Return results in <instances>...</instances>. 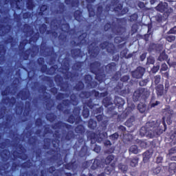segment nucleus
I'll return each mask as SVG.
<instances>
[{
    "label": "nucleus",
    "instance_id": "obj_56",
    "mask_svg": "<svg viewBox=\"0 0 176 176\" xmlns=\"http://www.w3.org/2000/svg\"><path fill=\"white\" fill-rule=\"evenodd\" d=\"M168 171L170 174H175L176 173V162L169 164Z\"/></svg>",
    "mask_w": 176,
    "mask_h": 176
},
{
    "label": "nucleus",
    "instance_id": "obj_48",
    "mask_svg": "<svg viewBox=\"0 0 176 176\" xmlns=\"http://www.w3.org/2000/svg\"><path fill=\"white\" fill-rule=\"evenodd\" d=\"M49 9V6L47 4H42L40 6V11L38 12V16L41 17L45 16V12Z\"/></svg>",
    "mask_w": 176,
    "mask_h": 176
},
{
    "label": "nucleus",
    "instance_id": "obj_34",
    "mask_svg": "<svg viewBox=\"0 0 176 176\" xmlns=\"http://www.w3.org/2000/svg\"><path fill=\"white\" fill-rule=\"evenodd\" d=\"M83 12H82L80 10H76L74 12V17L76 21H78V23H82L83 21Z\"/></svg>",
    "mask_w": 176,
    "mask_h": 176
},
{
    "label": "nucleus",
    "instance_id": "obj_29",
    "mask_svg": "<svg viewBox=\"0 0 176 176\" xmlns=\"http://www.w3.org/2000/svg\"><path fill=\"white\" fill-rule=\"evenodd\" d=\"M12 30V25H0V36H5L10 32Z\"/></svg>",
    "mask_w": 176,
    "mask_h": 176
},
{
    "label": "nucleus",
    "instance_id": "obj_23",
    "mask_svg": "<svg viewBox=\"0 0 176 176\" xmlns=\"http://www.w3.org/2000/svg\"><path fill=\"white\" fill-rule=\"evenodd\" d=\"M80 96H82L84 98H89V97H96V98L100 97V92L94 89L92 91H82L80 93Z\"/></svg>",
    "mask_w": 176,
    "mask_h": 176
},
{
    "label": "nucleus",
    "instance_id": "obj_61",
    "mask_svg": "<svg viewBox=\"0 0 176 176\" xmlns=\"http://www.w3.org/2000/svg\"><path fill=\"white\" fill-rule=\"evenodd\" d=\"M23 32H25V34H30V32H34V30H32L31 29V25H30V24L28 23H25L23 25Z\"/></svg>",
    "mask_w": 176,
    "mask_h": 176
},
{
    "label": "nucleus",
    "instance_id": "obj_49",
    "mask_svg": "<svg viewBox=\"0 0 176 176\" xmlns=\"http://www.w3.org/2000/svg\"><path fill=\"white\" fill-rule=\"evenodd\" d=\"M88 127L91 130H95L96 127H97V121L93 120V118L89 119L88 121Z\"/></svg>",
    "mask_w": 176,
    "mask_h": 176
},
{
    "label": "nucleus",
    "instance_id": "obj_51",
    "mask_svg": "<svg viewBox=\"0 0 176 176\" xmlns=\"http://www.w3.org/2000/svg\"><path fill=\"white\" fill-rule=\"evenodd\" d=\"M40 36H41V34H39V32H37L34 33L33 36L30 38L29 43H31V42H33L34 43H36Z\"/></svg>",
    "mask_w": 176,
    "mask_h": 176
},
{
    "label": "nucleus",
    "instance_id": "obj_21",
    "mask_svg": "<svg viewBox=\"0 0 176 176\" xmlns=\"http://www.w3.org/2000/svg\"><path fill=\"white\" fill-rule=\"evenodd\" d=\"M52 129H53L54 130H61V129L72 130V125L59 120L57 122H55L53 125H52Z\"/></svg>",
    "mask_w": 176,
    "mask_h": 176
},
{
    "label": "nucleus",
    "instance_id": "obj_1",
    "mask_svg": "<svg viewBox=\"0 0 176 176\" xmlns=\"http://www.w3.org/2000/svg\"><path fill=\"white\" fill-rule=\"evenodd\" d=\"M53 137L54 138H46L44 139L43 148L45 149H50V151H47V155H53L50 160L56 162L57 166H60L64 164L63 157H61V155H59V157L54 155L56 151H60V139L61 138L60 131L56 130Z\"/></svg>",
    "mask_w": 176,
    "mask_h": 176
},
{
    "label": "nucleus",
    "instance_id": "obj_10",
    "mask_svg": "<svg viewBox=\"0 0 176 176\" xmlns=\"http://www.w3.org/2000/svg\"><path fill=\"white\" fill-rule=\"evenodd\" d=\"M162 113L164 115V117L162 118V121L161 122H157L160 126V133H163L164 131H166V130H167V124H166V118L173 117V115H174V110L172 109L170 105H167L162 110Z\"/></svg>",
    "mask_w": 176,
    "mask_h": 176
},
{
    "label": "nucleus",
    "instance_id": "obj_30",
    "mask_svg": "<svg viewBox=\"0 0 176 176\" xmlns=\"http://www.w3.org/2000/svg\"><path fill=\"white\" fill-rule=\"evenodd\" d=\"M67 122L70 123V124H74V123H75V124H79V123L82 122V117H77L74 114H70L68 116Z\"/></svg>",
    "mask_w": 176,
    "mask_h": 176
},
{
    "label": "nucleus",
    "instance_id": "obj_60",
    "mask_svg": "<svg viewBox=\"0 0 176 176\" xmlns=\"http://www.w3.org/2000/svg\"><path fill=\"white\" fill-rule=\"evenodd\" d=\"M138 109L140 113H144L146 111V104L142 102L139 103L138 104Z\"/></svg>",
    "mask_w": 176,
    "mask_h": 176
},
{
    "label": "nucleus",
    "instance_id": "obj_53",
    "mask_svg": "<svg viewBox=\"0 0 176 176\" xmlns=\"http://www.w3.org/2000/svg\"><path fill=\"white\" fill-rule=\"evenodd\" d=\"M12 121H13V114H7L6 116V122L4 124L6 127H8V126H9V124H10V123H12Z\"/></svg>",
    "mask_w": 176,
    "mask_h": 176
},
{
    "label": "nucleus",
    "instance_id": "obj_7",
    "mask_svg": "<svg viewBox=\"0 0 176 176\" xmlns=\"http://www.w3.org/2000/svg\"><path fill=\"white\" fill-rule=\"evenodd\" d=\"M120 2V0H111V4H107L105 6V12L109 14V12H111V9H112V6H114L113 11L115 12V13H117L118 16H120L127 14V13H129V8H123V3Z\"/></svg>",
    "mask_w": 176,
    "mask_h": 176
},
{
    "label": "nucleus",
    "instance_id": "obj_28",
    "mask_svg": "<svg viewBox=\"0 0 176 176\" xmlns=\"http://www.w3.org/2000/svg\"><path fill=\"white\" fill-rule=\"evenodd\" d=\"M102 167H104V160H98L96 158L92 162V164L91 166V170H97L98 168H102Z\"/></svg>",
    "mask_w": 176,
    "mask_h": 176
},
{
    "label": "nucleus",
    "instance_id": "obj_59",
    "mask_svg": "<svg viewBox=\"0 0 176 176\" xmlns=\"http://www.w3.org/2000/svg\"><path fill=\"white\" fill-rule=\"evenodd\" d=\"M158 60L160 61H167L168 60V55L166 54V52L163 51L160 53Z\"/></svg>",
    "mask_w": 176,
    "mask_h": 176
},
{
    "label": "nucleus",
    "instance_id": "obj_13",
    "mask_svg": "<svg viewBox=\"0 0 176 176\" xmlns=\"http://www.w3.org/2000/svg\"><path fill=\"white\" fill-rule=\"evenodd\" d=\"M31 112V102L25 101V107L23 106H16L15 113L16 115H23L25 118L30 116V113Z\"/></svg>",
    "mask_w": 176,
    "mask_h": 176
},
{
    "label": "nucleus",
    "instance_id": "obj_17",
    "mask_svg": "<svg viewBox=\"0 0 176 176\" xmlns=\"http://www.w3.org/2000/svg\"><path fill=\"white\" fill-rule=\"evenodd\" d=\"M100 48L102 50H107V53L109 54H115L116 53V47L115 45L112 43H109L108 41H103L99 45Z\"/></svg>",
    "mask_w": 176,
    "mask_h": 176
},
{
    "label": "nucleus",
    "instance_id": "obj_35",
    "mask_svg": "<svg viewBox=\"0 0 176 176\" xmlns=\"http://www.w3.org/2000/svg\"><path fill=\"white\" fill-rule=\"evenodd\" d=\"M157 97H162L164 94V85L159 84L155 87Z\"/></svg>",
    "mask_w": 176,
    "mask_h": 176
},
{
    "label": "nucleus",
    "instance_id": "obj_31",
    "mask_svg": "<svg viewBox=\"0 0 176 176\" xmlns=\"http://www.w3.org/2000/svg\"><path fill=\"white\" fill-rule=\"evenodd\" d=\"M71 54L73 58H79L83 57V52L80 48H74L71 50Z\"/></svg>",
    "mask_w": 176,
    "mask_h": 176
},
{
    "label": "nucleus",
    "instance_id": "obj_11",
    "mask_svg": "<svg viewBox=\"0 0 176 176\" xmlns=\"http://www.w3.org/2000/svg\"><path fill=\"white\" fill-rule=\"evenodd\" d=\"M10 155V151L9 149H4L2 151L0 150V170L5 171L10 167V162H6L9 160Z\"/></svg>",
    "mask_w": 176,
    "mask_h": 176
},
{
    "label": "nucleus",
    "instance_id": "obj_46",
    "mask_svg": "<svg viewBox=\"0 0 176 176\" xmlns=\"http://www.w3.org/2000/svg\"><path fill=\"white\" fill-rule=\"evenodd\" d=\"M57 68H58V66H57V65H54L51 66L50 68H48L47 75H55L56 72H57Z\"/></svg>",
    "mask_w": 176,
    "mask_h": 176
},
{
    "label": "nucleus",
    "instance_id": "obj_57",
    "mask_svg": "<svg viewBox=\"0 0 176 176\" xmlns=\"http://www.w3.org/2000/svg\"><path fill=\"white\" fill-rule=\"evenodd\" d=\"M73 138H75V133L72 131H68L65 136V141H71Z\"/></svg>",
    "mask_w": 176,
    "mask_h": 176
},
{
    "label": "nucleus",
    "instance_id": "obj_22",
    "mask_svg": "<svg viewBox=\"0 0 176 176\" xmlns=\"http://www.w3.org/2000/svg\"><path fill=\"white\" fill-rule=\"evenodd\" d=\"M145 68L139 66L134 71L131 72L132 78H135V79H141L144 74H145Z\"/></svg>",
    "mask_w": 176,
    "mask_h": 176
},
{
    "label": "nucleus",
    "instance_id": "obj_8",
    "mask_svg": "<svg viewBox=\"0 0 176 176\" xmlns=\"http://www.w3.org/2000/svg\"><path fill=\"white\" fill-rule=\"evenodd\" d=\"M149 131H151V133H156V134H162V133H160V125L157 122V121H151L146 123V125L144 126H142L140 133V135L142 137L146 135Z\"/></svg>",
    "mask_w": 176,
    "mask_h": 176
},
{
    "label": "nucleus",
    "instance_id": "obj_63",
    "mask_svg": "<svg viewBox=\"0 0 176 176\" xmlns=\"http://www.w3.org/2000/svg\"><path fill=\"white\" fill-rule=\"evenodd\" d=\"M9 145H10V140L5 139L4 142H0V149H5Z\"/></svg>",
    "mask_w": 176,
    "mask_h": 176
},
{
    "label": "nucleus",
    "instance_id": "obj_5",
    "mask_svg": "<svg viewBox=\"0 0 176 176\" xmlns=\"http://www.w3.org/2000/svg\"><path fill=\"white\" fill-rule=\"evenodd\" d=\"M117 24H112L111 22H107L104 25V30L105 32L111 30V32L115 35H124L126 34V25L127 24V19L126 18H117Z\"/></svg>",
    "mask_w": 176,
    "mask_h": 176
},
{
    "label": "nucleus",
    "instance_id": "obj_39",
    "mask_svg": "<svg viewBox=\"0 0 176 176\" xmlns=\"http://www.w3.org/2000/svg\"><path fill=\"white\" fill-rule=\"evenodd\" d=\"M65 3L67 6H71L72 8H78L79 6V0H65Z\"/></svg>",
    "mask_w": 176,
    "mask_h": 176
},
{
    "label": "nucleus",
    "instance_id": "obj_32",
    "mask_svg": "<svg viewBox=\"0 0 176 176\" xmlns=\"http://www.w3.org/2000/svg\"><path fill=\"white\" fill-rule=\"evenodd\" d=\"M48 173L53 176H63V170L61 169H56V167L52 166L48 168Z\"/></svg>",
    "mask_w": 176,
    "mask_h": 176
},
{
    "label": "nucleus",
    "instance_id": "obj_45",
    "mask_svg": "<svg viewBox=\"0 0 176 176\" xmlns=\"http://www.w3.org/2000/svg\"><path fill=\"white\" fill-rule=\"evenodd\" d=\"M68 97H69V94L58 92L56 96V99L58 101H63L64 100V98H68Z\"/></svg>",
    "mask_w": 176,
    "mask_h": 176
},
{
    "label": "nucleus",
    "instance_id": "obj_16",
    "mask_svg": "<svg viewBox=\"0 0 176 176\" xmlns=\"http://www.w3.org/2000/svg\"><path fill=\"white\" fill-rule=\"evenodd\" d=\"M88 53L90 58L96 59L100 54V47L96 45V42H93L88 45L87 47Z\"/></svg>",
    "mask_w": 176,
    "mask_h": 176
},
{
    "label": "nucleus",
    "instance_id": "obj_9",
    "mask_svg": "<svg viewBox=\"0 0 176 176\" xmlns=\"http://www.w3.org/2000/svg\"><path fill=\"white\" fill-rule=\"evenodd\" d=\"M41 52L43 54H47V56H50L49 65H53L56 63L57 58V52L54 51V47L47 46L46 43H42L40 48Z\"/></svg>",
    "mask_w": 176,
    "mask_h": 176
},
{
    "label": "nucleus",
    "instance_id": "obj_38",
    "mask_svg": "<svg viewBox=\"0 0 176 176\" xmlns=\"http://www.w3.org/2000/svg\"><path fill=\"white\" fill-rule=\"evenodd\" d=\"M124 100L123 98L119 97V96H116L114 99V104H116V107H118V108H122L123 105H124Z\"/></svg>",
    "mask_w": 176,
    "mask_h": 176
},
{
    "label": "nucleus",
    "instance_id": "obj_41",
    "mask_svg": "<svg viewBox=\"0 0 176 176\" xmlns=\"http://www.w3.org/2000/svg\"><path fill=\"white\" fill-rule=\"evenodd\" d=\"M74 131L76 134H81V135H82V134H85L86 129H85V126L79 124L75 127Z\"/></svg>",
    "mask_w": 176,
    "mask_h": 176
},
{
    "label": "nucleus",
    "instance_id": "obj_47",
    "mask_svg": "<svg viewBox=\"0 0 176 176\" xmlns=\"http://www.w3.org/2000/svg\"><path fill=\"white\" fill-rule=\"evenodd\" d=\"M112 171H115V164L107 165V166H106L104 168V173L107 175H109Z\"/></svg>",
    "mask_w": 176,
    "mask_h": 176
},
{
    "label": "nucleus",
    "instance_id": "obj_19",
    "mask_svg": "<svg viewBox=\"0 0 176 176\" xmlns=\"http://www.w3.org/2000/svg\"><path fill=\"white\" fill-rule=\"evenodd\" d=\"M85 83L89 89H96L98 86V82L93 80V76L90 74L84 76Z\"/></svg>",
    "mask_w": 176,
    "mask_h": 176
},
{
    "label": "nucleus",
    "instance_id": "obj_26",
    "mask_svg": "<svg viewBox=\"0 0 176 176\" xmlns=\"http://www.w3.org/2000/svg\"><path fill=\"white\" fill-rule=\"evenodd\" d=\"M85 1L87 3V9L88 10L89 17H94L96 16V10H94V8H93L91 3H94L96 0H85Z\"/></svg>",
    "mask_w": 176,
    "mask_h": 176
},
{
    "label": "nucleus",
    "instance_id": "obj_12",
    "mask_svg": "<svg viewBox=\"0 0 176 176\" xmlns=\"http://www.w3.org/2000/svg\"><path fill=\"white\" fill-rule=\"evenodd\" d=\"M15 146L17 148V149L19 150V151H17L16 150L12 151V156L14 159L27 160V159H28V155L25 153V152H27L25 147H24L22 144L19 143L16 144Z\"/></svg>",
    "mask_w": 176,
    "mask_h": 176
},
{
    "label": "nucleus",
    "instance_id": "obj_25",
    "mask_svg": "<svg viewBox=\"0 0 176 176\" xmlns=\"http://www.w3.org/2000/svg\"><path fill=\"white\" fill-rule=\"evenodd\" d=\"M103 12H104V7L102 5L98 6L96 8V17L98 21L100 22L107 19V16H105Z\"/></svg>",
    "mask_w": 176,
    "mask_h": 176
},
{
    "label": "nucleus",
    "instance_id": "obj_24",
    "mask_svg": "<svg viewBox=\"0 0 176 176\" xmlns=\"http://www.w3.org/2000/svg\"><path fill=\"white\" fill-rule=\"evenodd\" d=\"M16 97H20L22 101H27V100H30L31 98V92L28 89H21L17 94Z\"/></svg>",
    "mask_w": 176,
    "mask_h": 176
},
{
    "label": "nucleus",
    "instance_id": "obj_20",
    "mask_svg": "<svg viewBox=\"0 0 176 176\" xmlns=\"http://www.w3.org/2000/svg\"><path fill=\"white\" fill-rule=\"evenodd\" d=\"M78 43H76V41H73L72 42L74 43L76 46H86L89 43V39L87 38V33L84 32L81 34L78 37Z\"/></svg>",
    "mask_w": 176,
    "mask_h": 176
},
{
    "label": "nucleus",
    "instance_id": "obj_62",
    "mask_svg": "<svg viewBox=\"0 0 176 176\" xmlns=\"http://www.w3.org/2000/svg\"><path fill=\"white\" fill-rule=\"evenodd\" d=\"M64 167L66 170H75L76 165L75 162H69L64 165Z\"/></svg>",
    "mask_w": 176,
    "mask_h": 176
},
{
    "label": "nucleus",
    "instance_id": "obj_14",
    "mask_svg": "<svg viewBox=\"0 0 176 176\" xmlns=\"http://www.w3.org/2000/svg\"><path fill=\"white\" fill-rule=\"evenodd\" d=\"M107 135H108L107 132L101 133V131H100L98 134L94 132H88L87 138L91 140V143L93 144V142H96V141H102Z\"/></svg>",
    "mask_w": 176,
    "mask_h": 176
},
{
    "label": "nucleus",
    "instance_id": "obj_64",
    "mask_svg": "<svg viewBox=\"0 0 176 176\" xmlns=\"http://www.w3.org/2000/svg\"><path fill=\"white\" fill-rule=\"evenodd\" d=\"M102 104L105 108H108L109 105H112L110 98L106 97L102 100Z\"/></svg>",
    "mask_w": 176,
    "mask_h": 176
},
{
    "label": "nucleus",
    "instance_id": "obj_42",
    "mask_svg": "<svg viewBox=\"0 0 176 176\" xmlns=\"http://www.w3.org/2000/svg\"><path fill=\"white\" fill-rule=\"evenodd\" d=\"M140 89H141L142 100H147L148 97H149L151 94V91H149L146 88H140Z\"/></svg>",
    "mask_w": 176,
    "mask_h": 176
},
{
    "label": "nucleus",
    "instance_id": "obj_37",
    "mask_svg": "<svg viewBox=\"0 0 176 176\" xmlns=\"http://www.w3.org/2000/svg\"><path fill=\"white\" fill-rule=\"evenodd\" d=\"M45 119L50 123H53V122L57 120V116L54 113H47L45 116Z\"/></svg>",
    "mask_w": 176,
    "mask_h": 176
},
{
    "label": "nucleus",
    "instance_id": "obj_52",
    "mask_svg": "<svg viewBox=\"0 0 176 176\" xmlns=\"http://www.w3.org/2000/svg\"><path fill=\"white\" fill-rule=\"evenodd\" d=\"M115 159V155H108L105 160L102 159L103 160V162H104V166H105V164L107 165H109L111 164V163H112V161Z\"/></svg>",
    "mask_w": 176,
    "mask_h": 176
},
{
    "label": "nucleus",
    "instance_id": "obj_18",
    "mask_svg": "<svg viewBox=\"0 0 176 176\" xmlns=\"http://www.w3.org/2000/svg\"><path fill=\"white\" fill-rule=\"evenodd\" d=\"M157 12L160 13H164L165 16H170V10H168V3L163 1H160L159 4L155 7Z\"/></svg>",
    "mask_w": 176,
    "mask_h": 176
},
{
    "label": "nucleus",
    "instance_id": "obj_54",
    "mask_svg": "<svg viewBox=\"0 0 176 176\" xmlns=\"http://www.w3.org/2000/svg\"><path fill=\"white\" fill-rule=\"evenodd\" d=\"M21 168H31L32 167V162L30 160H28L26 162L21 164Z\"/></svg>",
    "mask_w": 176,
    "mask_h": 176
},
{
    "label": "nucleus",
    "instance_id": "obj_2",
    "mask_svg": "<svg viewBox=\"0 0 176 176\" xmlns=\"http://www.w3.org/2000/svg\"><path fill=\"white\" fill-rule=\"evenodd\" d=\"M117 65L115 62H111L106 66L101 67V62L94 61L89 64V69L91 74L96 75L95 79L98 80L100 83L105 82L107 80L106 74H112L113 72H116ZM106 72V74H105Z\"/></svg>",
    "mask_w": 176,
    "mask_h": 176
},
{
    "label": "nucleus",
    "instance_id": "obj_40",
    "mask_svg": "<svg viewBox=\"0 0 176 176\" xmlns=\"http://www.w3.org/2000/svg\"><path fill=\"white\" fill-rule=\"evenodd\" d=\"M138 160H140L138 157H133L128 160V163H129L131 167H137L138 166Z\"/></svg>",
    "mask_w": 176,
    "mask_h": 176
},
{
    "label": "nucleus",
    "instance_id": "obj_27",
    "mask_svg": "<svg viewBox=\"0 0 176 176\" xmlns=\"http://www.w3.org/2000/svg\"><path fill=\"white\" fill-rule=\"evenodd\" d=\"M1 102L4 104V105H8L11 108H13V107L16 105V98L13 96L11 98L7 96L1 100Z\"/></svg>",
    "mask_w": 176,
    "mask_h": 176
},
{
    "label": "nucleus",
    "instance_id": "obj_44",
    "mask_svg": "<svg viewBox=\"0 0 176 176\" xmlns=\"http://www.w3.org/2000/svg\"><path fill=\"white\" fill-rule=\"evenodd\" d=\"M74 90L76 91H82L83 89H85V83H83V81L79 80L76 84V85L74 87Z\"/></svg>",
    "mask_w": 176,
    "mask_h": 176
},
{
    "label": "nucleus",
    "instance_id": "obj_43",
    "mask_svg": "<svg viewBox=\"0 0 176 176\" xmlns=\"http://www.w3.org/2000/svg\"><path fill=\"white\" fill-rule=\"evenodd\" d=\"M89 152V147L87 146L84 145L82 146L80 151L78 153V155L80 157H85L86 155H87V153Z\"/></svg>",
    "mask_w": 176,
    "mask_h": 176
},
{
    "label": "nucleus",
    "instance_id": "obj_58",
    "mask_svg": "<svg viewBox=\"0 0 176 176\" xmlns=\"http://www.w3.org/2000/svg\"><path fill=\"white\" fill-rule=\"evenodd\" d=\"M84 107L86 108V107H88V108H89V109H93V108H94V107H96V104L93 103V99L90 98L89 100H88L87 101H86L84 103Z\"/></svg>",
    "mask_w": 176,
    "mask_h": 176
},
{
    "label": "nucleus",
    "instance_id": "obj_3",
    "mask_svg": "<svg viewBox=\"0 0 176 176\" xmlns=\"http://www.w3.org/2000/svg\"><path fill=\"white\" fill-rule=\"evenodd\" d=\"M71 63V60L68 57H65L62 60V69L65 72H62V74L66 80H73L74 78H78L79 76V73L82 72V68L83 67V65L85 62L81 61H76L72 67V69L75 71V72H69V64Z\"/></svg>",
    "mask_w": 176,
    "mask_h": 176
},
{
    "label": "nucleus",
    "instance_id": "obj_36",
    "mask_svg": "<svg viewBox=\"0 0 176 176\" xmlns=\"http://www.w3.org/2000/svg\"><path fill=\"white\" fill-rule=\"evenodd\" d=\"M141 93V88H139L134 91L133 95V101L137 102L140 100V98L142 99V94Z\"/></svg>",
    "mask_w": 176,
    "mask_h": 176
},
{
    "label": "nucleus",
    "instance_id": "obj_4",
    "mask_svg": "<svg viewBox=\"0 0 176 176\" xmlns=\"http://www.w3.org/2000/svg\"><path fill=\"white\" fill-rule=\"evenodd\" d=\"M28 43H30L28 39H23L22 41H20L19 45V52H21L20 57H22L23 60L25 61L29 60L30 56L34 58L35 56L39 53V50H41V47L37 45H33L32 48H28L25 50V46H27Z\"/></svg>",
    "mask_w": 176,
    "mask_h": 176
},
{
    "label": "nucleus",
    "instance_id": "obj_15",
    "mask_svg": "<svg viewBox=\"0 0 176 176\" xmlns=\"http://www.w3.org/2000/svg\"><path fill=\"white\" fill-rule=\"evenodd\" d=\"M54 79L57 86H60L61 91H67L69 89V83L68 81L64 82V78L61 75L57 74Z\"/></svg>",
    "mask_w": 176,
    "mask_h": 176
},
{
    "label": "nucleus",
    "instance_id": "obj_6",
    "mask_svg": "<svg viewBox=\"0 0 176 176\" xmlns=\"http://www.w3.org/2000/svg\"><path fill=\"white\" fill-rule=\"evenodd\" d=\"M71 104L73 105H78V104H79V102L78 101V97L75 94H72L70 95V100L65 99L62 101L61 103H59L56 106V109H58L59 112H63L64 115H69V113H71V109H66L64 110V107L66 108H69V107H71Z\"/></svg>",
    "mask_w": 176,
    "mask_h": 176
},
{
    "label": "nucleus",
    "instance_id": "obj_55",
    "mask_svg": "<svg viewBox=\"0 0 176 176\" xmlns=\"http://www.w3.org/2000/svg\"><path fill=\"white\" fill-rule=\"evenodd\" d=\"M26 8L28 10H34L35 8V3H34V0H27L26 1Z\"/></svg>",
    "mask_w": 176,
    "mask_h": 176
},
{
    "label": "nucleus",
    "instance_id": "obj_50",
    "mask_svg": "<svg viewBox=\"0 0 176 176\" xmlns=\"http://www.w3.org/2000/svg\"><path fill=\"white\" fill-rule=\"evenodd\" d=\"M58 39L60 43H65V42H67V39H68V36L66 34L61 32L58 36Z\"/></svg>",
    "mask_w": 176,
    "mask_h": 176
},
{
    "label": "nucleus",
    "instance_id": "obj_33",
    "mask_svg": "<svg viewBox=\"0 0 176 176\" xmlns=\"http://www.w3.org/2000/svg\"><path fill=\"white\" fill-rule=\"evenodd\" d=\"M163 45L159 43H151L148 47V52H161Z\"/></svg>",
    "mask_w": 176,
    "mask_h": 176
}]
</instances>
